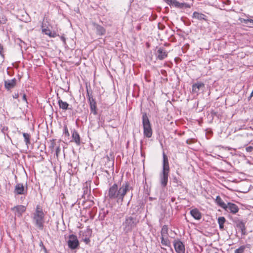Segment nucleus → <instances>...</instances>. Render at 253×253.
<instances>
[{"label":"nucleus","instance_id":"nucleus-32","mask_svg":"<svg viewBox=\"0 0 253 253\" xmlns=\"http://www.w3.org/2000/svg\"><path fill=\"white\" fill-rule=\"evenodd\" d=\"M60 146H58L56 147V155L57 157H58V154L60 153Z\"/></svg>","mask_w":253,"mask_h":253},{"label":"nucleus","instance_id":"nucleus-19","mask_svg":"<svg viewBox=\"0 0 253 253\" xmlns=\"http://www.w3.org/2000/svg\"><path fill=\"white\" fill-rule=\"evenodd\" d=\"M72 137L73 140L76 143V144H80V136L78 132L76 130H73Z\"/></svg>","mask_w":253,"mask_h":253},{"label":"nucleus","instance_id":"nucleus-3","mask_svg":"<svg viewBox=\"0 0 253 253\" xmlns=\"http://www.w3.org/2000/svg\"><path fill=\"white\" fill-rule=\"evenodd\" d=\"M163 171L160 174V181L162 186L163 187H166L168 181L169 167L168 157L165 153H163Z\"/></svg>","mask_w":253,"mask_h":253},{"label":"nucleus","instance_id":"nucleus-24","mask_svg":"<svg viewBox=\"0 0 253 253\" xmlns=\"http://www.w3.org/2000/svg\"><path fill=\"white\" fill-rule=\"evenodd\" d=\"M42 31L45 35H48V36L51 38H55L57 36L56 33H52L49 30L45 28L42 29Z\"/></svg>","mask_w":253,"mask_h":253},{"label":"nucleus","instance_id":"nucleus-2","mask_svg":"<svg viewBox=\"0 0 253 253\" xmlns=\"http://www.w3.org/2000/svg\"><path fill=\"white\" fill-rule=\"evenodd\" d=\"M45 214L43 211L42 208L39 205L36 206V210L33 215V220L34 223L40 230H42L44 222Z\"/></svg>","mask_w":253,"mask_h":253},{"label":"nucleus","instance_id":"nucleus-4","mask_svg":"<svg viewBox=\"0 0 253 253\" xmlns=\"http://www.w3.org/2000/svg\"><path fill=\"white\" fill-rule=\"evenodd\" d=\"M138 222L139 219L136 217L126 216L123 223L124 231L126 232H130L136 226Z\"/></svg>","mask_w":253,"mask_h":253},{"label":"nucleus","instance_id":"nucleus-21","mask_svg":"<svg viewBox=\"0 0 253 253\" xmlns=\"http://www.w3.org/2000/svg\"><path fill=\"white\" fill-rule=\"evenodd\" d=\"M161 243L163 245L167 247H170V242L169 239V237H161Z\"/></svg>","mask_w":253,"mask_h":253},{"label":"nucleus","instance_id":"nucleus-23","mask_svg":"<svg viewBox=\"0 0 253 253\" xmlns=\"http://www.w3.org/2000/svg\"><path fill=\"white\" fill-rule=\"evenodd\" d=\"M217 221L218 223L219 224L220 229H223L224 228V224L226 221L225 217L223 216L219 217L218 218Z\"/></svg>","mask_w":253,"mask_h":253},{"label":"nucleus","instance_id":"nucleus-22","mask_svg":"<svg viewBox=\"0 0 253 253\" xmlns=\"http://www.w3.org/2000/svg\"><path fill=\"white\" fill-rule=\"evenodd\" d=\"M161 237H169L168 235V227L166 225H164L161 229Z\"/></svg>","mask_w":253,"mask_h":253},{"label":"nucleus","instance_id":"nucleus-33","mask_svg":"<svg viewBox=\"0 0 253 253\" xmlns=\"http://www.w3.org/2000/svg\"><path fill=\"white\" fill-rule=\"evenodd\" d=\"M246 149L247 152H251L253 151V147L250 146L247 147L246 148Z\"/></svg>","mask_w":253,"mask_h":253},{"label":"nucleus","instance_id":"nucleus-25","mask_svg":"<svg viewBox=\"0 0 253 253\" xmlns=\"http://www.w3.org/2000/svg\"><path fill=\"white\" fill-rule=\"evenodd\" d=\"M165 1L168 4L173 5L176 7H179L180 6V3L177 1L176 0H163Z\"/></svg>","mask_w":253,"mask_h":253},{"label":"nucleus","instance_id":"nucleus-9","mask_svg":"<svg viewBox=\"0 0 253 253\" xmlns=\"http://www.w3.org/2000/svg\"><path fill=\"white\" fill-rule=\"evenodd\" d=\"M168 53L164 48L161 47L158 48L156 52V56L158 59L163 60L168 56Z\"/></svg>","mask_w":253,"mask_h":253},{"label":"nucleus","instance_id":"nucleus-39","mask_svg":"<svg viewBox=\"0 0 253 253\" xmlns=\"http://www.w3.org/2000/svg\"><path fill=\"white\" fill-rule=\"evenodd\" d=\"M175 198L174 197H172V198H171V202H174V201H175Z\"/></svg>","mask_w":253,"mask_h":253},{"label":"nucleus","instance_id":"nucleus-34","mask_svg":"<svg viewBox=\"0 0 253 253\" xmlns=\"http://www.w3.org/2000/svg\"><path fill=\"white\" fill-rule=\"evenodd\" d=\"M60 39L64 42V44H66V38L64 36H62L60 37Z\"/></svg>","mask_w":253,"mask_h":253},{"label":"nucleus","instance_id":"nucleus-36","mask_svg":"<svg viewBox=\"0 0 253 253\" xmlns=\"http://www.w3.org/2000/svg\"><path fill=\"white\" fill-rule=\"evenodd\" d=\"M13 98H17L19 97V94L18 93H15L13 95Z\"/></svg>","mask_w":253,"mask_h":253},{"label":"nucleus","instance_id":"nucleus-30","mask_svg":"<svg viewBox=\"0 0 253 253\" xmlns=\"http://www.w3.org/2000/svg\"><path fill=\"white\" fill-rule=\"evenodd\" d=\"M242 21L246 24H248L249 23H251L253 26V19H243Z\"/></svg>","mask_w":253,"mask_h":253},{"label":"nucleus","instance_id":"nucleus-20","mask_svg":"<svg viewBox=\"0 0 253 253\" xmlns=\"http://www.w3.org/2000/svg\"><path fill=\"white\" fill-rule=\"evenodd\" d=\"M215 201H216V203H217V204L219 206H220V207L223 208V209H224L225 208H226V204H225L223 201V200L221 199V198L220 197V196H218L216 197Z\"/></svg>","mask_w":253,"mask_h":253},{"label":"nucleus","instance_id":"nucleus-16","mask_svg":"<svg viewBox=\"0 0 253 253\" xmlns=\"http://www.w3.org/2000/svg\"><path fill=\"white\" fill-rule=\"evenodd\" d=\"M58 103L60 108L62 109V110H72V107H69V104L67 102L63 101L61 99H59Z\"/></svg>","mask_w":253,"mask_h":253},{"label":"nucleus","instance_id":"nucleus-42","mask_svg":"<svg viewBox=\"0 0 253 253\" xmlns=\"http://www.w3.org/2000/svg\"><path fill=\"white\" fill-rule=\"evenodd\" d=\"M161 248H162V249L166 250V249H165V248H164L163 247H162Z\"/></svg>","mask_w":253,"mask_h":253},{"label":"nucleus","instance_id":"nucleus-17","mask_svg":"<svg viewBox=\"0 0 253 253\" xmlns=\"http://www.w3.org/2000/svg\"><path fill=\"white\" fill-rule=\"evenodd\" d=\"M190 214L195 219L199 220L201 218V213L197 209L192 210Z\"/></svg>","mask_w":253,"mask_h":253},{"label":"nucleus","instance_id":"nucleus-35","mask_svg":"<svg viewBox=\"0 0 253 253\" xmlns=\"http://www.w3.org/2000/svg\"><path fill=\"white\" fill-rule=\"evenodd\" d=\"M84 240V242L86 243V244H88L90 242V240L88 238H85Z\"/></svg>","mask_w":253,"mask_h":253},{"label":"nucleus","instance_id":"nucleus-27","mask_svg":"<svg viewBox=\"0 0 253 253\" xmlns=\"http://www.w3.org/2000/svg\"><path fill=\"white\" fill-rule=\"evenodd\" d=\"M237 227L239 228L242 231L243 233H244L246 228L245 224L243 222H240L237 224Z\"/></svg>","mask_w":253,"mask_h":253},{"label":"nucleus","instance_id":"nucleus-38","mask_svg":"<svg viewBox=\"0 0 253 253\" xmlns=\"http://www.w3.org/2000/svg\"><path fill=\"white\" fill-rule=\"evenodd\" d=\"M54 142H52L51 144V146H50V148L51 149H53L54 148Z\"/></svg>","mask_w":253,"mask_h":253},{"label":"nucleus","instance_id":"nucleus-37","mask_svg":"<svg viewBox=\"0 0 253 253\" xmlns=\"http://www.w3.org/2000/svg\"><path fill=\"white\" fill-rule=\"evenodd\" d=\"M23 99L24 101H26V95H25V94H24L23 95Z\"/></svg>","mask_w":253,"mask_h":253},{"label":"nucleus","instance_id":"nucleus-7","mask_svg":"<svg viewBox=\"0 0 253 253\" xmlns=\"http://www.w3.org/2000/svg\"><path fill=\"white\" fill-rule=\"evenodd\" d=\"M173 246L175 252L177 253H185V246L182 242L179 240H175L173 242Z\"/></svg>","mask_w":253,"mask_h":253},{"label":"nucleus","instance_id":"nucleus-28","mask_svg":"<svg viewBox=\"0 0 253 253\" xmlns=\"http://www.w3.org/2000/svg\"><path fill=\"white\" fill-rule=\"evenodd\" d=\"M5 17L3 15H0V24H4L6 21Z\"/></svg>","mask_w":253,"mask_h":253},{"label":"nucleus","instance_id":"nucleus-11","mask_svg":"<svg viewBox=\"0 0 253 253\" xmlns=\"http://www.w3.org/2000/svg\"><path fill=\"white\" fill-rule=\"evenodd\" d=\"M226 206V208H225L224 210L227 211H229L230 212L232 213H236L239 211V208L238 206L235 204L228 203Z\"/></svg>","mask_w":253,"mask_h":253},{"label":"nucleus","instance_id":"nucleus-29","mask_svg":"<svg viewBox=\"0 0 253 253\" xmlns=\"http://www.w3.org/2000/svg\"><path fill=\"white\" fill-rule=\"evenodd\" d=\"M244 249L245 247L241 246L235 251V253H243L244 252Z\"/></svg>","mask_w":253,"mask_h":253},{"label":"nucleus","instance_id":"nucleus-41","mask_svg":"<svg viewBox=\"0 0 253 253\" xmlns=\"http://www.w3.org/2000/svg\"><path fill=\"white\" fill-rule=\"evenodd\" d=\"M176 181H177V179H176L175 178H174L173 179V182H176Z\"/></svg>","mask_w":253,"mask_h":253},{"label":"nucleus","instance_id":"nucleus-6","mask_svg":"<svg viewBox=\"0 0 253 253\" xmlns=\"http://www.w3.org/2000/svg\"><path fill=\"white\" fill-rule=\"evenodd\" d=\"M69 247L72 250L77 249L79 246V242L77 237L74 235H70L68 241Z\"/></svg>","mask_w":253,"mask_h":253},{"label":"nucleus","instance_id":"nucleus-18","mask_svg":"<svg viewBox=\"0 0 253 253\" xmlns=\"http://www.w3.org/2000/svg\"><path fill=\"white\" fill-rule=\"evenodd\" d=\"M94 26L96 30L97 35L102 36L105 34L106 30L104 27L97 24H94Z\"/></svg>","mask_w":253,"mask_h":253},{"label":"nucleus","instance_id":"nucleus-26","mask_svg":"<svg viewBox=\"0 0 253 253\" xmlns=\"http://www.w3.org/2000/svg\"><path fill=\"white\" fill-rule=\"evenodd\" d=\"M23 135L24 138V140H25V142H26V144L27 145L30 144V135L27 133L24 132V133H23Z\"/></svg>","mask_w":253,"mask_h":253},{"label":"nucleus","instance_id":"nucleus-8","mask_svg":"<svg viewBox=\"0 0 253 253\" xmlns=\"http://www.w3.org/2000/svg\"><path fill=\"white\" fill-rule=\"evenodd\" d=\"M14 192L16 195L25 194L27 192V188H24L22 183H17L15 187Z\"/></svg>","mask_w":253,"mask_h":253},{"label":"nucleus","instance_id":"nucleus-15","mask_svg":"<svg viewBox=\"0 0 253 253\" xmlns=\"http://www.w3.org/2000/svg\"><path fill=\"white\" fill-rule=\"evenodd\" d=\"M192 17L199 20H204L205 21H207V16L206 15L197 11L193 12Z\"/></svg>","mask_w":253,"mask_h":253},{"label":"nucleus","instance_id":"nucleus-14","mask_svg":"<svg viewBox=\"0 0 253 253\" xmlns=\"http://www.w3.org/2000/svg\"><path fill=\"white\" fill-rule=\"evenodd\" d=\"M205 84L201 82L195 83L192 85V92L193 93H198L201 89L204 87Z\"/></svg>","mask_w":253,"mask_h":253},{"label":"nucleus","instance_id":"nucleus-40","mask_svg":"<svg viewBox=\"0 0 253 253\" xmlns=\"http://www.w3.org/2000/svg\"><path fill=\"white\" fill-rule=\"evenodd\" d=\"M253 96V91L252 92L251 95H250V97H252Z\"/></svg>","mask_w":253,"mask_h":253},{"label":"nucleus","instance_id":"nucleus-1","mask_svg":"<svg viewBox=\"0 0 253 253\" xmlns=\"http://www.w3.org/2000/svg\"><path fill=\"white\" fill-rule=\"evenodd\" d=\"M131 189L128 182L123 183L118 188L117 184L115 183L110 187L108 190V197L110 200H115L118 203L122 204L125 196Z\"/></svg>","mask_w":253,"mask_h":253},{"label":"nucleus","instance_id":"nucleus-13","mask_svg":"<svg viewBox=\"0 0 253 253\" xmlns=\"http://www.w3.org/2000/svg\"><path fill=\"white\" fill-rule=\"evenodd\" d=\"M16 84V80L14 78L12 80H7L4 81V86L7 89L9 90L13 88Z\"/></svg>","mask_w":253,"mask_h":253},{"label":"nucleus","instance_id":"nucleus-10","mask_svg":"<svg viewBox=\"0 0 253 253\" xmlns=\"http://www.w3.org/2000/svg\"><path fill=\"white\" fill-rule=\"evenodd\" d=\"M11 210L14 212L15 214L18 217H20L22 213L26 211V208L22 205H18L15 206L11 209Z\"/></svg>","mask_w":253,"mask_h":253},{"label":"nucleus","instance_id":"nucleus-5","mask_svg":"<svg viewBox=\"0 0 253 253\" xmlns=\"http://www.w3.org/2000/svg\"><path fill=\"white\" fill-rule=\"evenodd\" d=\"M142 125L144 135L147 138L151 137L152 135V129L146 113H143L142 114Z\"/></svg>","mask_w":253,"mask_h":253},{"label":"nucleus","instance_id":"nucleus-12","mask_svg":"<svg viewBox=\"0 0 253 253\" xmlns=\"http://www.w3.org/2000/svg\"><path fill=\"white\" fill-rule=\"evenodd\" d=\"M87 96L88 97V100L89 102L90 108V110L92 112H93L94 114H96V103L95 99L93 98L92 96H91L89 94L88 92L87 93Z\"/></svg>","mask_w":253,"mask_h":253},{"label":"nucleus","instance_id":"nucleus-31","mask_svg":"<svg viewBox=\"0 0 253 253\" xmlns=\"http://www.w3.org/2000/svg\"><path fill=\"white\" fill-rule=\"evenodd\" d=\"M64 133L67 136H69L70 134L68 130L67 126H65L64 127Z\"/></svg>","mask_w":253,"mask_h":253}]
</instances>
